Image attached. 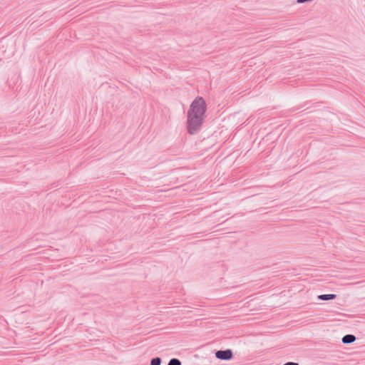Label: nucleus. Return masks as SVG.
<instances>
[{
    "instance_id": "nucleus-4",
    "label": "nucleus",
    "mask_w": 365,
    "mask_h": 365,
    "mask_svg": "<svg viewBox=\"0 0 365 365\" xmlns=\"http://www.w3.org/2000/svg\"><path fill=\"white\" fill-rule=\"evenodd\" d=\"M336 295L334 294H325L318 296V299L323 301L334 299Z\"/></svg>"
},
{
    "instance_id": "nucleus-5",
    "label": "nucleus",
    "mask_w": 365,
    "mask_h": 365,
    "mask_svg": "<svg viewBox=\"0 0 365 365\" xmlns=\"http://www.w3.org/2000/svg\"><path fill=\"white\" fill-rule=\"evenodd\" d=\"M168 365H182V363L178 359L173 358L169 361Z\"/></svg>"
},
{
    "instance_id": "nucleus-6",
    "label": "nucleus",
    "mask_w": 365,
    "mask_h": 365,
    "mask_svg": "<svg viewBox=\"0 0 365 365\" xmlns=\"http://www.w3.org/2000/svg\"><path fill=\"white\" fill-rule=\"evenodd\" d=\"M161 359L160 357H155L151 359L150 365H160Z\"/></svg>"
},
{
    "instance_id": "nucleus-2",
    "label": "nucleus",
    "mask_w": 365,
    "mask_h": 365,
    "mask_svg": "<svg viewBox=\"0 0 365 365\" xmlns=\"http://www.w3.org/2000/svg\"><path fill=\"white\" fill-rule=\"evenodd\" d=\"M215 356L221 360H230L232 358L233 354L232 350H219L215 353Z\"/></svg>"
},
{
    "instance_id": "nucleus-3",
    "label": "nucleus",
    "mask_w": 365,
    "mask_h": 365,
    "mask_svg": "<svg viewBox=\"0 0 365 365\" xmlns=\"http://www.w3.org/2000/svg\"><path fill=\"white\" fill-rule=\"evenodd\" d=\"M356 336L353 334H346L343 336L342 342L345 344H351L356 340Z\"/></svg>"
},
{
    "instance_id": "nucleus-1",
    "label": "nucleus",
    "mask_w": 365,
    "mask_h": 365,
    "mask_svg": "<svg viewBox=\"0 0 365 365\" xmlns=\"http://www.w3.org/2000/svg\"><path fill=\"white\" fill-rule=\"evenodd\" d=\"M206 111V103L202 97H197L187 111V128L190 135L196 133L201 128Z\"/></svg>"
},
{
    "instance_id": "nucleus-7",
    "label": "nucleus",
    "mask_w": 365,
    "mask_h": 365,
    "mask_svg": "<svg viewBox=\"0 0 365 365\" xmlns=\"http://www.w3.org/2000/svg\"><path fill=\"white\" fill-rule=\"evenodd\" d=\"M284 365H299V364L295 362H287Z\"/></svg>"
}]
</instances>
